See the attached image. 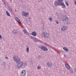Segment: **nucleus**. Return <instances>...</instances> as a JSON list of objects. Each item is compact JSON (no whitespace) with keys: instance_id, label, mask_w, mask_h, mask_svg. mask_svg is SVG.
<instances>
[{"instance_id":"1","label":"nucleus","mask_w":76,"mask_h":76,"mask_svg":"<svg viewBox=\"0 0 76 76\" xmlns=\"http://www.w3.org/2000/svg\"><path fill=\"white\" fill-rule=\"evenodd\" d=\"M13 58L14 61L16 63H19L20 61V58L17 56H14L13 57Z\"/></svg>"},{"instance_id":"2","label":"nucleus","mask_w":76,"mask_h":76,"mask_svg":"<svg viewBox=\"0 0 76 76\" xmlns=\"http://www.w3.org/2000/svg\"><path fill=\"white\" fill-rule=\"evenodd\" d=\"M41 49L45 51H48V48L46 46H44V45L41 46Z\"/></svg>"},{"instance_id":"3","label":"nucleus","mask_w":76,"mask_h":76,"mask_svg":"<svg viewBox=\"0 0 76 76\" xmlns=\"http://www.w3.org/2000/svg\"><path fill=\"white\" fill-rule=\"evenodd\" d=\"M42 36L43 37L47 38L49 36V34L46 32H43L42 34Z\"/></svg>"},{"instance_id":"4","label":"nucleus","mask_w":76,"mask_h":76,"mask_svg":"<svg viewBox=\"0 0 76 76\" xmlns=\"http://www.w3.org/2000/svg\"><path fill=\"white\" fill-rule=\"evenodd\" d=\"M26 71L25 70H23L22 71L21 73V75L22 76H25L26 75Z\"/></svg>"},{"instance_id":"5","label":"nucleus","mask_w":76,"mask_h":76,"mask_svg":"<svg viewBox=\"0 0 76 76\" xmlns=\"http://www.w3.org/2000/svg\"><path fill=\"white\" fill-rule=\"evenodd\" d=\"M18 63L17 64V67L18 68H20V67H22V63L20 62Z\"/></svg>"},{"instance_id":"6","label":"nucleus","mask_w":76,"mask_h":76,"mask_svg":"<svg viewBox=\"0 0 76 76\" xmlns=\"http://www.w3.org/2000/svg\"><path fill=\"white\" fill-rule=\"evenodd\" d=\"M22 15L23 16H27L29 14L28 12H22Z\"/></svg>"},{"instance_id":"7","label":"nucleus","mask_w":76,"mask_h":76,"mask_svg":"<svg viewBox=\"0 0 76 76\" xmlns=\"http://www.w3.org/2000/svg\"><path fill=\"white\" fill-rule=\"evenodd\" d=\"M67 29V26H64L61 27V31H65V30H66Z\"/></svg>"},{"instance_id":"8","label":"nucleus","mask_w":76,"mask_h":76,"mask_svg":"<svg viewBox=\"0 0 76 76\" xmlns=\"http://www.w3.org/2000/svg\"><path fill=\"white\" fill-rule=\"evenodd\" d=\"M26 65H27V64L26 63H25L23 64L22 63L21 67L23 68H25L26 66Z\"/></svg>"},{"instance_id":"9","label":"nucleus","mask_w":76,"mask_h":76,"mask_svg":"<svg viewBox=\"0 0 76 76\" xmlns=\"http://www.w3.org/2000/svg\"><path fill=\"white\" fill-rule=\"evenodd\" d=\"M12 32L13 34H17L18 33V31L15 29H13Z\"/></svg>"},{"instance_id":"10","label":"nucleus","mask_w":76,"mask_h":76,"mask_svg":"<svg viewBox=\"0 0 76 76\" xmlns=\"http://www.w3.org/2000/svg\"><path fill=\"white\" fill-rule=\"evenodd\" d=\"M59 2L57 1H56L54 2V4L56 6H57L59 5Z\"/></svg>"},{"instance_id":"11","label":"nucleus","mask_w":76,"mask_h":76,"mask_svg":"<svg viewBox=\"0 0 76 76\" xmlns=\"http://www.w3.org/2000/svg\"><path fill=\"white\" fill-rule=\"evenodd\" d=\"M64 20L65 21V22H66L67 23H69V19H68L67 18H65Z\"/></svg>"},{"instance_id":"12","label":"nucleus","mask_w":76,"mask_h":76,"mask_svg":"<svg viewBox=\"0 0 76 76\" xmlns=\"http://www.w3.org/2000/svg\"><path fill=\"white\" fill-rule=\"evenodd\" d=\"M48 66L49 67H51L52 66V63L51 62H48L47 64Z\"/></svg>"},{"instance_id":"13","label":"nucleus","mask_w":76,"mask_h":76,"mask_svg":"<svg viewBox=\"0 0 76 76\" xmlns=\"http://www.w3.org/2000/svg\"><path fill=\"white\" fill-rule=\"evenodd\" d=\"M15 19L16 21H17L18 22V23H21V22H20V20L17 17L15 18Z\"/></svg>"},{"instance_id":"14","label":"nucleus","mask_w":76,"mask_h":76,"mask_svg":"<svg viewBox=\"0 0 76 76\" xmlns=\"http://www.w3.org/2000/svg\"><path fill=\"white\" fill-rule=\"evenodd\" d=\"M65 64L66 68L68 70H69L70 69V66L67 64Z\"/></svg>"},{"instance_id":"15","label":"nucleus","mask_w":76,"mask_h":76,"mask_svg":"<svg viewBox=\"0 0 76 76\" xmlns=\"http://www.w3.org/2000/svg\"><path fill=\"white\" fill-rule=\"evenodd\" d=\"M23 31L24 32V34H26V35H28V32H27L26 30V29H24L23 30Z\"/></svg>"},{"instance_id":"16","label":"nucleus","mask_w":76,"mask_h":76,"mask_svg":"<svg viewBox=\"0 0 76 76\" xmlns=\"http://www.w3.org/2000/svg\"><path fill=\"white\" fill-rule=\"evenodd\" d=\"M32 34L33 36H36L37 35V33L36 32H32Z\"/></svg>"},{"instance_id":"17","label":"nucleus","mask_w":76,"mask_h":76,"mask_svg":"<svg viewBox=\"0 0 76 76\" xmlns=\"http://www.w3.org/2000/svg\"><path fill=\"white\" fill-rule=\"evenodd\" d=\"M63 49L66 51H69V49H67L66 48L64 47L63 48Z\"/></svg>"},{"instance_id":"18","label":"nucleus","mask_w":76,"mask_h":76,"mask_svg":"<svg viewBox=\"0 0 76 76\" xmlns=\"http://www.w3.org/2000/svg\"><path fill=\"white\" fill-rule=\"evenodd\" d=\"M6 13L7 16H10V14H9V12H8L7 11H6Z\"/></svg>"},{"instance_id":"19","label":"nucleus","mask_w":76,"mask_h":76,"mask_svg":"<svg viewBox=\"0 0 76 76\" xmlns=\"http://www.w3.org/2000/svg\"><path fill=\"white\" fill-rule=\"evenodd\" d=\"M64 3L63 2H61V3H59V5L60 6H64Z\"/></svg>"},{"instance_id":"20","label":"nucleus","mask_w":76,"mask_h":76,"mask_svg":"<svg viewBox=\"0 0 76 76\" xmlns=\"http://www.w3.org/2000/svg\"><path fill=\"white\" fill-rule=\"evenodd\" d=\"M62 2L63 0H58V2L59 3H62Z\"/></svg>"},{"instance_id":"21","label":"nucleus","mask_w":76,"mask_h":76,"mask_svg":"<svg viewBox=\"0 0 76 76\" xmlns=\"http://www.w3.org/2000/svg\"><path fill=\"white\" fill-rule=\"evenodd\" d=\"M48 19L49 20H50V21H51L53 20V18H50V17H49L48 18Z\"/></svg>"},{"instance_id":"22","label":"nucleus","mask_w":76,"mask_h":76,"mask_svg":"<svg viewBox=\"0 0 76 76\" xmlns=\"http://www.w3.org/2000/svg\"><path fill=\"white\" fill-rule=\"evenodd\" d=\"M29 48L27 47L26 49V52L27 53H29Z\"/></svg>"},{"instance_id":"23","label":"nucleus","mask_w":76,"mask_h":76,"mask_svg":"<svg viewBox=\"0 0 76 76\" xmlns=\"http://www.w3.org/2000/svg\"><path fill=\"white\" fill-rule=\"evenodd\" d=\"M70 72H71V73H73V69H71Z\"/></svg>"},{"instance_id":"24","label":"nucleus","mask_w":76,"mask_h":76,"mask_svg":"<svg viewBox=\"0 0 76 76\" xmlns=\"http://www.w3.org/2000/svg\"><path fill=\"white\" fill-rule=\"evenodd\" d=\"M41 66H37L38 69H41Z\"/></svg>"},{"instance_id":"25","label":"nucleus","mask_w":76,"mask_h":76,"mask_svg":"<svg viewBox=\"0 0 76 76\" xmlns=\"http://www.w3.org/2000/svg\"><path fill=\"white\" fill-rule=\"evenodd\" d=\"M9 10H10V12H12V8H11L9 7Z\"/></svg>"},{"instance_id":"26","label":"nucleus","mask_w":76,"mask_h":76,"mask_svg":"<svg viewBox=\"0 0 76 76\" xmlns=\"http://www.w3.org/2000/svg\"><path fill=\"white\" fill-rule=\"evenodd\" d=\"M66 6H69V3H68V2H67V1H66Z\"/></svg>"},{"instance_id":"27","label":"nucleus","mask_w":76,"mask_h":76,"mask_svg":"<svg viewBox=\"0 0 76 76\" xmlns=\"http://www.w3.org/2000/svg\"><path fill=\"white\" fill-rule=\"evenodd\" d=\"M62 6L63 7H62V8H64V7H66V6H65V5H64H64H63Z\"/></svg>"},{"instance_id":"28","label":"nucleus","mask_w":76,"mask_h":76,"mask_svg":"<svg viewBox=\"0 0 76 76\" xmlns=\"http://www.w3.org/2000/svg\"><path fill=\"white\" fill-rule=\"evenodd\" d=\"M5 58H6V59H9V58H8V57H7V56H5Z\"/></svg>"},{"instance_id":"29","label":"nucleus","mask_w":76,"mask_h":76,"mask_svg":"<svg viewBox=\"0 0 76 76\" xmlns=\"http://www.w3.org/2000/svg\"><path fill=\"white\" fill-rule=\"evenodd\" d=\"M2 37H1V35H0V39H2Z\"/></svg>"},{"instance_id":"30","label":"nucleus","mask_w":76,"mask_h":76,"mask_svg":"<svg viewBox=\"0 0 76 76\" xmlns=\"http://www.w3.org/2000/svg\"><path fill=\"white\" fill-rule=\"evenodd\" d=\"M74 69L75 72H76V68H75Z\"/></svg>"},{"instance_id":"31","label":"nucleus","mask_w":76,"mask_h":76,"mask_svg":"<svg viewBox=\"0 0 76 76\" xmlns=\"http://www.w3.org/2000/svg\"><path fill=\"white\" fill-rule=\"evenodd\" d=\"M56 23L57 24H58V21H56Z\"/></svg>"},{"instance_id":"32","label":"nucleus","mask_w":76,"mask_h":76,"mask_svg":"<svg viewBox=\"0 0 76 76\" xmlns=\"http://www.w3.org/2000/svg\"><path fill=\"white\" fill-rule=\"evenodd\" d=\"M64 57H66V56L65 55H64Z\"/></svg>"},{"instance_id":"33","label":"nucleus","mask_w":76,"mask_h":76,"mask_svg":"<svg viewBox=\"0 0 76 76\" xmlns=\"http://www.w3.org/2000/svg\"><path fill=\"white\" fill-rule=\"evenodd\" d=\"M28 19H29V20H30L31 19V18H29Z\"/></svg>"},{"instance_id":"34","label":"nucleus","mask_w":76,"mask_h":76,"mask_svg":"<svg viewBox=\"0 0 76 76\" xmlns=\"http://www.w3.org/2000/svg\"><path fill=\"white\" fill-rule=\"evenodd\" d=\"M15 10V12H17V10Z\"/></svg>"},{"instance_id":"35","label":"nucleus","mask_w":76,"mask_h":76,"mask_svg":"<svg viewBox=\"0 0 76 76\" xmlns=\"http://www.w3.org/2000/svg\"><path fill=\"white\" fill-rule=\"evenodd\" d=\"M5 64H6V62H4Z\"/></svg>"}]
</instances>
